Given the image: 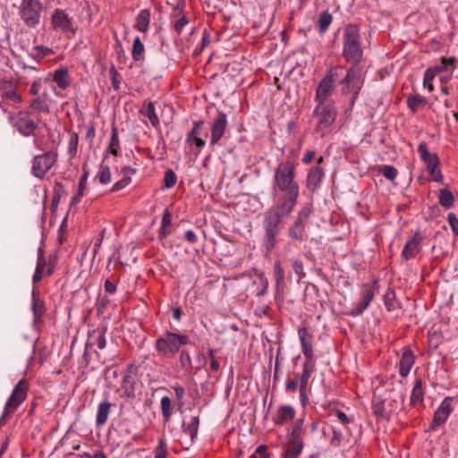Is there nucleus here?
<instances>
[{"mask_svg":"<svg viewBox=\"0 0 458 458\" xmlns=\"http://www.w3.org/2000/svg\"><path fill=\"white\" fill-rule=\"evenodd\" d=\"M314 369H304L301 376V381H300V400L303 407H306L309 403V397H308V384L310 377L311 374L313 373Z\"/></svg>","mask_w":458,"mask_h":458,"instance_id":"5701e85b","label":"nucleus"},{"mask_svg":"<svg viewBox=\"0 0 458 458\" xmlns=\"http://www.w3.org/2000/svg\"><path fill=\"white\" fill-rule=\"evenodd\" d=\"M337 116L335 104H318L313 111V119L316 122L315 131L324 137L331 132Z\"/></svg>","mask_w":458,"mask_h":458,"instance_id":"20e7f679","label":"nucleus"},{"mask_svg":"<svg viewBox=\"0 0 458 458\" xmlns=\"http://www.w3.org/2000/svg\"><path fill=\"white\" fill-rule=\"evenodd\" d=\"M414 364V355L410 348H406L402 354L399 361V374L402 377H405Z\"/></svg>","mask_w":458,"mask_h":458,"instance_id":"4be33fe9","label":"nucleus"},{"mask_svg":"<svg viewBox=\"0 0 458 458\" xmlns=\"http://www.w3.org/2000/svg\"><path fill=\"white\" fill-rule=\"evenodd\" d=\"M339 83L342 84L341 91L344 95H352L351 99V105L352 106L358 98V95L363 85L360 67L358 65H352Z\"/></svg>","mask_w":458,"mask_h":458,"instance_id":"0eeeda50","label":"nucleus"},{"mask_svg":"<svg viewBox=\"0 0 458 458\" xmlns=\"http://www.w3.org/2000/svg\"><path fill=\"white\" fill-rule=\"evenodd\" d=\"M381 172L385 178L390 181L394 180L398 174L397 170L394 166L388 165H384L381 169Z\"/></svg>","mask_w":458,"mask_h":458,"instance_id":"6e6d98bb","label":"nucleus"},{"mask_svg":"<svg viewBox=\"0 0 458 458\" xmlns=\"http://www.w3.org/2000/svg\"><path fill=\"white\" fill-rule=\"evenodd\" d=\"M189 23V20L185 15H182L174 23V30L181 34L185 26Z\"/></svg>","mask_w":458,"mask_h":458,"instance_id":"bf43d9fd","label":"nucleus"},{"mask_svg":"<svg viewBox=\"0 0 458 458\" xmlns=\"http://www.w3.org/2000/svg\"><path fill=\"white\" fill-rule=\"evenodd\" d=\"M55 264L56 257L55 255H50L47 261L42 248H39L35 274L32 278L33 284L38 283L44 276H49L52 275Z\"/></svg>","mask_w":458,"mask_h":458,"instance_id":"2eb2a0df","label":"nucleus"},{"mask_svg":"<svg viewBox=\"0 0 458 458\" xmlns=\"http://www.w3.org/2000/svg\"><path fill=\"white\" fill-rule=\"evenodd\" d=\"M455 57H442L440 63L435 66L428 68L433 74L437 75L438 72L445 71H453L454 69Z\"/></svg>","mask_w":458,"mask_h":458,"instance_id":"bb28decb","label":"nucleus"},{"mask_svg":"<svg viewBox=\"0 0 458 458\" xmlns=\"http://www.w3.org/2000/svg\"><path fill=\"white\" fill-rule=\"evenodd\" d=\"M208 358L210 360V369L212 371H217L220 368L219 362L215 358V350L212 348L208 349Z\"/></svg>","mask_w":458,"mask_h":458,"instance_id":"680f3d73","label":"nucleus"},{"mask_svg":"<svg viewBox=\"0 0 458 458\" xmlns=\"http://www.w3.org/2000/svg\"><path fill=\"white\" fill-rule=\"evenodd\" d=\"M168 454L165 438H160L155 449V458H166Z\"/></svg>","mask_w":458,"mask_h":458,"instance_id":"603ef678","label":"nucleus"},{"mask_svg":"<svg viewBox=\"0 0 458 458\" xmlns=\"http://www.w3.org/2000/svg\"><path fill=\"white\" fill-rule=\"evenodd\" d=\"M435 77H436V75L433 74L432 72L429 71L428 69H427L425 71L424 78H423V85L430 92L434 90V86H433V84L431 82H432V81L434 80Z\"/></svg>","mask_w":458,"mask_h":458,"instance_id":"4d7b16f0","label":"nucleus"},{"mask_svg":"<svg viewBox=\"0 0 458 458\" xmlns=\"http://www.w3.org/2000/svg\"><path fill=\"white\" fill-rule=\"evenodd\" d=\"M227 127V117L223 112H219L214 119L211 126L210 146H215L224 136Z\"/></svg>","mask_w":458,"mask_h":458,"instance_id":"a211bd4d","label":"nucleus"},{"mask_svg":"<svg viewBox=\"0 0 458 458\" xmlns=\"http://www.w3.org/2000/svg\"><path fill=\"white\" fill-rule=\"evenodd\" d=\"M452 398L446 397L440 403L439 407L434 413L433 420L429 425V430H436L439 426L444 424L451 414L452 408Z\"/></svg>","mask_w":458,"mask_h":458,"instance_id":"f3484780","label":"nucleus"},{"mask_svg":"<svg viewBox=\"0 0 458 458\" xmlns=\"http://www.w3.org/2000/svg\"><path fill=\"white\" fill-rule=\"evenodd\" d=\"M123 173L125 174L124 177L114 184V186L112 188V191H120V190L123 189L125 186H127L131 182V178H130L129 174H134L135 169H133L131 167H125L123 169Z\"/></svg>","mask_w":458,"mask_h":458,"instance_id":"c03bdc74","label":"nucleus"},{"mask_svg":"<svg viewBox=\"0 0 458 458\" xmlns=\"http://www.w3.org/2000/svg\"><path fill=\"white\" fill-rule=\"evenodd\" d=\"M111 72H112V85H113V88L115 90H118L119 88H120V79H121V76H120L118 72L114 67L112 68Z\"/></svg>","mask_w":458,"mask_h":458,"instance_id":"0e129e2a","label":"nucleus"},{"mask_svg":"<svg viewBox=\"0 0 458 458\" xmlns=\"http://www.w3.org/2000/svg\"><path fill=\"white\" fill-rule=\"evenodd\" d=\"M196 363H197V365L195 367H193V369H195V372H198L201 369L205 368V366L207 364V359H206V356L204 355V353H202V352L198 353Z\"/></svg>","mask_w":458,"mask_h":458,"instance_id":"e2e57ef3","label":"nucleus"},{"mask_svg":"<svg viewBox=\"0 0 458 458\" xmlns=\"http://www.w3.org/2000/svg\"><path fill=\"white\" fill-rule=\"evenodd\" d=\"M149 21H150L149 10L143 9L137 15L134 27L141 32H146L148 29Z\"/></svg>","mask_w":458,"mask_h":458,"instance_id":"cd10ccee","label":"nucleus"},{"mask_svg":"<svg viewBox=\"0 0 458 458\" xmlns=\"http://www.w3.org/2000/svg\"><path fill=\"white\" fill-rule=\"evenodd\" d=\"M119 146H120V141H119L118 131H117L116 127H113L112 131H111V138H110V142H109V145L107 148V152L115 157L118 156Z\"/></svg>","mask_w":458,"mask_h":458,"instance_id":"37998d69","label":"nucleus"},{"mask_svg":"<svg viewBox=\"0 0 458 458\" xmlns=\"http://www.w3.org/2000/svg\"><path fill=\"white\" fill-rule=\"evenodd\" d=\"M199 424V415H195V416L191 417V421L187 425H185L184 422L182 423L183 430H184V432H186L187 434L190 435L191 441H193L197 437Z\"/></svg>","mask_w":458,"mask_h":458,"instance_id":"f704fd0d","label":"nucleus"},{"mask_svg":"<svg viewBox=\"0 0 458 458\" xmlns=\"http://www.w3.org/2000/svg\"><path fill=\"white\" fill-rule=\"evenodd\" d=\"M296 165L287 159L278 164L274 174L273 188L277 196L275 207L266 211L264 216L263 248L270 253L276 246L280 233V224L294 209L300 195V186L295 180Z\"/></svg>","mask_w":458,"mask_h":458,"instance_id":"f257e3e1","label":"nucleus"},{"mask_svg":"<svg viewBox=\"0 0 458 458\" xmlns=\"http://www.w3.org/2000/svg\"><path fill=\"white\" fill-rule=\"evenodd\" d=\"M418 152L421 159L427 164L428 171L430 176L433 177L434 181L437 182H442L443 175L438 169L439 160L437 155L428 152L427 144L425 142H420L419 144Z\"/></svg>","mask_w":458,"mask_h":458,"instance_id":"4468645a","label":"nucleus"},{"mask_svg":"<svg viewBox=\"0 0 458 458\" xmlns=\"http://www.w3.org/2000/svg\"><path fill=\"white\" fill-rule=\"evenodd\" d=\"M29 384L25 379H21L17 383L5 403L1 420H3L10 412L17 410L21 403L26 399Z\"/></svg>","mask_w":458,"mask_h":458,"instance_id":"9b49d317","label":"nucleus"},{"mask_svg":"<svg viewBox=\"0 0 458 458\" xmlns=\"http://www.w3.org/2000/svg\"><path fill=\"white\" fill-rule=\"evenodd\" d=\"M189 344H191V338L188 335L166 330L157 338L155 348L160 357L173 359L182 346Z\"/></svg>","mask_w":458,"mask_h":458,"instance_id":"f03ea898","label":"nucleus"},{"mask_svg":"<svg viewBox=\"0 0 458 458\" xmlns=\"http://www.w3.org/2000/svg\"><path fill=\"white\" fill-rule=\"evenodd\" d=\"M422 241V237L419 233H415L409 239L402 251V255L405 260H409L416 256L419 252V246Z\"/></svg>","mask_w":458,"mask_h":458,"instance_id":"aec40b11","label":"nucleus"},{"mask_svg":"<svg viewBox=\"0 0 458 458\" xmlns=\"http://www.w3.org/2000/svg\"><path fill=\"white\" fill-rule=\"evenodd\" d=\"M293 272L298 275V282L305 277L306 274L303 270V263L299 259H293L290 260Z\"/></svg>","mask_w":458,"mask_h":458,"instance_id":"8fccbe9b","label":"nucleus"},{"mask_svg":"<svg viewBox=\"0 0 458 458\" xmlns=\"http://www.w3.org/2000/svg\"><path fill=\"white\" fill-rule=\"evenodd\" d=\"M377 281L371 285H364L362 292L360 293V300L355 304V307L352 310V316H359L369 307V303L375 297Z\"/></svg>","mask_w":458,"mask_h":458,"instance_id":"dca6fc26","label":"nucleus"},{"mask_svg":"<svg viewBox=\"0 0 458 458\" xmlns=\"http://www.w3.org/2000/svg\"><path fill=\"white\" fill-rule=\"evenodd\" d=\"M3 96H4V98L11 99V100H13L15 103H20L21 101V96L19 94H17L15 90L5 91L3 94Z\"/></svg>","mask_w":458,"mask_h":458,"instance_id":"338daca9","label":"nucleus"},{"mask_svg":"<svg viewBox=\"0 0 458 458\" xmlns=\"http://www.w3.org/2000/svg\"><path fill=\"white\" fill-rule=\"evenodd\" d=\"M313 212L311 204H305L297 213L295 220L289 228V236L295 241H303L305 238V228L309 218Z\"/></svg>","mask_w":458,"mask_h":458,"instance_id":"9d476101","label":"nucleus"},{"mask_svg":"<svg viewBox=\"0 0 458 458\" xmlns=\"http://www.w3.org/2000/svg\"><path fill=\"white\" fill-rule=\"evenodd\" d=\"M97 178L99 182L102 184H106L111 181V172L110 168L107 165H101L100 169L97 174Z\"/></svg>","mask_w":458,"mask_h":458,"instance_id":"09e8293b","label":"nucleus"},{"mask_svg":"<svg viewBox=\"0 0 458 458\" xmlns=\"http://www.w3.org/2000/svg\"><path fill=\"white\" fill-rule=\"evenodd\" d=\"M30 112L21 111L11 115V122L18 130V131L23 136H30L34 131L38 129L40 119L38 117L37 121H34L30 117Z\"/></svg>","mask_w":458,"mask_h":458,"instance_id":"f8f14e48","label":"nucleus"},{"mask_svg":"<svg viewBox=\"0 0 458 458\" xmlns=\"http://www.w3.org/2000/svg\"><path fill=\"white\" fill-rule=\"evenodd\" d=\"M29 109L37 113L48 114L50 112L48 104L39 97L35 98L30 101Z\"/></svg>","mask_w":458,"mask_h":458,"instance_id":"58836bf2","label":"nucleus"},{"mask_svg":"<svg viewBox=\"0 0 458 458\" xmlns=\"http://www.w3.org/2000/svg\"><path fill=\"white\" fill-rule=\"evenodd\" d=\"M160 408L164 418V422H169L173 413V408L171 399L168 396H163L161 398Z\"/></svg>","mask_w":458,"mask_h":458,"instance_id":"4c0bfd02","label":"nucleus"},{"mask_svg":"<svg viewBox=\"0 0 458 458\" xmlns=\"http://www.w3.org/2000/svg\"><path fill=\"white\" fill-rule=\"evenodd\" d=\"M448 223L455 235H458V218L454 213H449L447 216Z\"/></svg>","mask_w":458,"mask_h":458,"instance_id":"052dcab7","label":"nucleus"},{"mask_svg":"<svg viewBox=\"0 0 458 458\" xmlns=\"http://www.w3.org/2000/svg\"><path fill=\"white\" fill-rule=\"evenodd\" d=\"M32 311L35 318H38L45 312V304L42 301L37 299L35 294H32Z\"/></svg>","mask_w":458,"mask_h":458,"instance_id":"de8ad7c7","label":"nucleus"},{"mask_svg":"<svg viewBox=\"0 0 458 458\" xmlns=\"http://www.w3.org/2000/svg\"><path fill=\"white\" fill-rule=\"evenodd\" d=\"M295 416V410L291 405H280L273 421L276 425H284Z\"/></svg>","mask_w":458,"mask_h":458,"instance_id":"412c9836","label":"nucleus"},{"mask_svg":"<svg viewBox=\"0 0 458 458\" xmlns=\"http://www.w3.org/2000/svg\"><path fill=\"white\" fill-rule=\"evenodd\" d=\"M257 279L254 281V284H259L261 288L258 291V295H263L266 293L267 286H268V281L267 278L264 276L263 273H257Z\"/></svg>","mask_w":458,"mask_h":458,"instance_id":"864d4df0","label":"nucleus"},{"mask_svg":"<svg viewBox=\"0 0 458 458\" xmlns=\"http://www.w3.org/2000/svg\"><path fill=\"white\" fill-rule=\"evenodd\" d=\"M267 454V447L265 445H259L256 448L255 452L250 455L249 458H265Z\"/></svg>","mask_w":458,"mask_h":458,"instance_id":"69168bd1","label":"nucleus"},{"mask_svg":"<svg viewBox=\"0 0 458 458\" xmlns=\"http://www.w3.org/2000/svg\"><path fill=\"white\" fill-rule=\"evenodd\" d=\"M438 201L442 207L450 208L454 201L453 193L446 188L440 190Z\"/></svg>","mask_w":458,"mask_h":458,"instance_id":"79ce46f5","label":"nucleus"},{"mask_svg":"<svg viewBox=\"0 0 458 458\" xmlns=\"http://www.w3.org/2000/svg\"><path fill=\"white\" fill-rule=\"evenodd\" d=\"M331 22H332V15L327 12H324L319 16V19L318 21L319 32H325L328 29Z\"/></svg>","mask_w":458,"mask_h":458,"instance_id":"49530a36","label":"nucleus"},{"mask_svg":"<svg viewBox=\"0 0 458 458\" xmlns=\"http://www.w3.org/2000/svg\"><path fill=\"white\" fill-rule=\"evenodd\" d=\"M344 50L343 55L348 63L358 65L361 61L363 50L360 43V28L357 25L348 24L343 32Z\"/></svg>","mask_w":458,"mask_h":458,"instance_id":"7ed1b4c3","label":"nucleus"},{"mask_svg":"<svg viewBox=\"0 0 458 458\" xmlns=\"http://www.w3.org/2000/svg\"><path fill=\"white\" fill-rule=\"evenodd\" d=\"M306 358V360L303 364L304 369H315V360L313 357V350L307 351L302 352Z\"/></svg>","mask_w":458,"mask_h":458,"instance_id":"13d9d810","label":"nucleus"},{"mask_svg":"<svg viewBox=\"0 0 458 458\" xmlns=\"http://www.w3.org/2000/svg\"><path fill=\"white\" fill-rule=\"evenodd\" d=\"M424 400V391L422 389V380L418 378L415 380L413 388L411 390V394L410 398L411 405H416L419 403H423Z\"/></svg>","mask_w":458,"mask_h":458,"instance_id":"7c9ffc66","label":"nucleus"},{"mask_svg":"<svg viewBox=\"0 0 458 458\" xmlns=\"http://www.w3.org/2000/svg\"><path fill=\"white\" fill-rule=\"evenodd\" d=\"M144 45L140 37H136L133 40L131 57L134 61L139 62L144 59Z\"/></svg>","mask_w":458,"mask_h":458,"instance_id":"c9c22d12","label":"nucleus"},{"mask_svg":"<svg viewBox=\"0 0 458 458\" xmlns=\"http://www.w3.org/2000/svg\"><path fill=\"white\" fill-rule=\"evenodd\" d=\"M384 303L388 311H395L401 309V304L396 299L395 293L392 288H388L384 294Z\"/></svg>","mask_w":458,"mask_h":458,"instance_id":"c85d7f7f","label":"nucleus"},{"mask_svg":"<svg viewBox=\"0 0 458 458\" xmlns=\"http://www.w3.org/2000/svg\"><path fill=\"white\" fill-rule=\"evenodd\" d=\"M57 160L56 151H47L42 155L36 156L32 162V174L38 178H43L53 167Z\"/></svg>","mask_w":458,"mask_h":458,"instance_id":"ddd939ff","label":"nucleus"},{"mask_svg":"<svg viewBox=\"0 0 458 458\" xmlns=\"http://www.w3.org/2000/svg\"><path fill=\"white\" fill-rule=\"evenodd\" d=\"M204 122L203 121H196L193 123V127L191 131L187 135L186 141L188 143H191V138L193 137H208V132L203 130Z\"/></svg>","mask_w":458,"mask_h":458,"instance_id":"a19ab883","label":"nucleus"},{"mask_svg":"<svg viewBox=\"0 0 458 458\" xmlns=\"http://www.w3.org/2000/svg\"><path fill=\"white\" fill-rule=\"evenodd\" d=\"M53 81L60 89H66L71 83V79L67 68L62 67L55 71Z\"/></svg>","mask_w":458,"mask_h":458,"instance_id":"393cba45","label":"nucleus"},{"mask_svg":"<svg viewBox=\"0 0 458 458\" xmlns=\"http://www.w3.org/2000/svg\"><path fill=\"white\" fill-rule=\"evenodd\" d=\"M304 419H297L286 435V442L283 447L284 458H298L303 449Z\"/></svg>","mask_w":458,"mask_h":458,"instance_id":"39448f33","label":"nucleus"},{"mask_svg":"<svg viewBox=\"0 0 458 458\" xmlns=\"http://www.w3.org/2000/svg\"><path fill=\"white\" fill-rule=\"evenodd\" d=\"M344 68L336 66L333 68L327 75L319 82L315 100L318 104L327 103L335 104V102L329 98L334 90V81L342 76Z\"/></svg>","mask_w":458,"mask_h":458,"instance_id":"1a4fd4ad","label":"nucleus"},{"mask_svg":"<svg viewBox=\"0 0 458 458\" xmlns=\"http://www.w3.org/2000/svg\"><path fill=\"white\" fill-rule=\"evenodd\" d=\"M176 174L172 169H168L165 172L164 176V187L166 189H170L174 187L176 183Z\"/></svg>","mask_w":458,"mask_h":458,"instance_id":"3c124183","label":"nucleus"},{"mask_svg":"<svg viewBox=\"0 0 458 458\" xmlns=\"http://www.w3.org/2000/svg\"><path fill=\"white\" fill-rule=\"evenodd\" d=\"M54 54H55V51L50 47H44V46H35L31 49L30 55L34 59L39 61L47 56L53 55Z\"/></svg>","mask_w":458,"mask_h":458,"instance_id":"e433bc0d","label":"nucleus"},{"mask_svg":"<svg viewBox=\"0 0 458 458\" xmlns=\"http://www.w3.org/2000/svg\"><path fill=\"white\" fill-rule=\"evenodd\" d=\"M106 327H98L97 330H94L89 335L87 348L89 345H97L99 350L105 349L106 346Z\"/></svg>","mask_w":458,"mask_h":458,"instance_id":"b1692460","label":"nucleus"},{"mask_svg":"<svg viewBox=\"0 0 458 458\" xmlns=\"http://www.w3.org/2000/svg\"><path fill=\"white\" fill-rule=\"evenodd\" d=\"M110 411L111 403L109 402L105 401L98 404L96 416V423L98 426H103L106 423Z\"/></svg>","mask_w":458,"mask_h":458,"instance_id":"a878e982","label":"nucleus"},{"mask_svg":"<svg viewBox=\"0 0 458 458\" xmlns=\"http://www.w3.org/2000/svg\"><path fill=\"white\" fill-rule=\"evenodd\" d=\"M425 104V98L420 95H411L407 98V105L412 112H416L421 106Z\"/></svg>","mask_w":458,"mask_h":458,"instance_id":"a18cd8bd","label":"nucleus"},{"mask_svg":"<svg viewBox=\"0 0 458 458\" xmlns=\"http://www.w3.org/2000/svg\"><path fill=\"white\" fill-rule=\"evenodd\" d=\"M179 353V366L186 373H191L193 369V365L190 352L186 349H180Z\"/></svg>","mask_w":458,"mask_h":458,"instance_id":"2f4dec72","label":"nucleus"},{"mask_svg":"<svg viewBox=\"0 0 458 458\" xmlns=\"http://www.w3.org/2000/svg\"><path fill=\"white\" fill-rule=\"evenodd\" d=\"M140 112L142 115L148 118L152 126L157 127L159 124V119L156 114L155 106L152 102H148L140 109Z\"/></svg>","mask_w":458,"mask_h":458,"instance_id":"473e14b6","label":"nucleus"},{"mask_svg":"<svg viewBox=\"0 0 458 458\" xmlns=\"http://www.w3.org/2000/svg\"><path fill=\"white\" fill-rule=\"evenodd\" d=\"M51 25L55 31L64 35L68 38L74 37L78 30L73 19L66 11L60 8L54 10L52 13Z\"/></svg>","mask_w":458,"mask_h":458,"instance_id":"6e6552de","label":"nucleus"},{"mask_svg":"<svg viewBox=\"0 0 458 458\" xmlns=\"http://www.w3.org/2000/svg\"><path fill=\"white\" fill-rule=\"evenodd\" d=\"M298 335L301 344L302 352L312 350L311 335L309 334L306 327H301L298 330Z\"/></svg>","mask_w":458,"mask_h":458,"instance_id":"ea45409f","label":"nucleus"},{"mask_svg":"<svg viewBox=\"0 0 458 458\" xmlns=\"http://www.w3.org/2000/svg\"><path fill=\"white\" fill-rule=\"evenodd\" d=\"M324 177V171L319 166H313L310 169L307 179H306V187L311 191L315 192L320 187V183Z\"/></svg>","mask_w":458,"mask_h":458,"instance_id":"6ab92c4d","label":"nucleus"},{"mask_svg":"<svg viewBox=\"0 0 458 458\" xmlns=\"http://www.w3.org/2000/svg\"><path fill=\"white\" fill-rule=\"evenodd\" d=\"M109 303H110V301L106 297L98 299V302H97L98 311L103 313Z\"/></svg>","mask_w":458,"mask_h":458,"instance_id":"774afa93","label":"nucleus"},{"mask_svg":"<svg viewBox=\"0 0 458 458\" xmlns=\"http://www.w3.org/2000/svg\"><path fill=\"white\" fill-rule=\"evenodd\" d=\"M273 276L276 281V289H283L284 286V270L280 261H275L273 268Z\"/></svg>","mask_w":458,"mask_h":458,"instance_id":"72a5a7b5","label":"nucleus"},{"mask_svg":"<svg viewBox=\"0 0 458 458\" xmlns=\"http://www.w3.org/2000/svg\"><path fill=\"white\" fill-rule=\"evenodd\" d=\"M43 9L40 0H21L19 5V16L27 27L35 28L40 22Z\"/></svg>","mask_w":458,"mask_h":458,"instance_id":"423d86ee","label":"nucleus"},{"mask_svg":"<svg viewBox=\"0 0 458 458\" xmlns=\"http://www.w3.org/2000/svg\"><path fill=\"white\" fill-rule=\"evenodd\" d=\"M78 143H79V136L76 132H72L70 136L69 148H68V153L71 156V157H75V155L77 153Z\"/></svg>","mask_w":458,"mask_h":458,"instance_id":"5fc2aeb1","label":"nucleus"},{"mask_svg":"<svg viewBox=\"0 0 458 458\" xmlns=\"http://www.w3.org/2000/svg\"><path fill=\"white\" fill-rule=\"evenodd\" d=\"M121 387L123 390V396L125 398L131 399L134 397L135 379L132 377V376L123 375Z\"/></svg>","mask_w":458,"mask_h":458,"instance_id":"c756f323","label":"nucleus"}]
</instances>
